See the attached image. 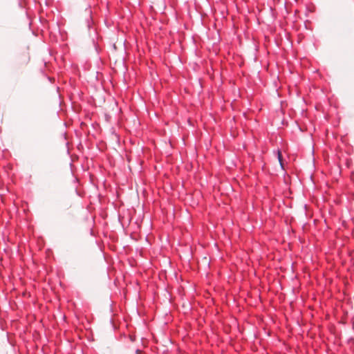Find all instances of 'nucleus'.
I'll list each match as a JSON object with an SVG mask.
<instances>
[{"label":"nucleus","mask_w":354,"mask_h":354,"mask_svg":"<svg viewBox=\"0 0 354 354\" xmlns=\"http://www.w3.org/2000/svg\"><path fill=\"white\" fill-rule=\"evenodd\" d=\"M277 158H278V160H279V162L281 167L283 168V158H282L281 152L280 151H277Z\"/></svg>","instance_id":"obj_1"}]
</instances>
